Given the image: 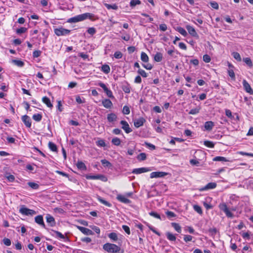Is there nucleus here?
<instances>
[{"label": "nucleus", "instance_id": "obj_63", "mask_svg": "<svg viewBox=\"0 0 253 253\" xmlns=\"http://www.w3.org/2000/svg\"><path fill=\"white\" fill-rule=\"evenodd\" d=\"M3 244L7 246H9L11 245V241L10 239H8V238H4L3 239Z\"/></svg>", "mask_w": 253, "mask_h": 253}, {"label": "nucleus", "instance_id": "obj_22", "mask_svg": "<svg viewBox=\"0 0 253 253\" xmlns=\"http://www.w3.org/2000/svg\"><path fill=\"white\" fill-rule=\"evenodd\" d=\"M117 117L114 113H110L107 115V120L109 122H113L116 121Z\"/></svg>", "mask_w": 253, "mask_h": 253}, {"label": "nucleus", "instance_id": "obj_60", "mask_svg": "<svg viewBox=\"0 0 253 253\" xmlns=\"http://www.w3.org/2000/svg\"><path fill=\"white\" fill-rule=\"evenodd\" d=\"M41 53L40 50H35L33 53V56L34 58H37L41 55Z\"/></svg>", "mask_w": 253, "mask_h": 253}, {"label": "nucleus", "instance_id": "obj_39", "mask_svg": "<svg viewBox=\"0 0 253 253\" xmlns=\"http://www.w3.org/2000/svg\"><path fill=\"white\" fill-rule=\"evenodd\" d=\"M48 146L51 151H52L53 152L57 151V147H56V145L54 143H53L51 142H49L48 143Z\"/></svg>", "mask_w": 253, "mask_h": 253}, {"label": "nucleus", "instance_id": "obj_9", "mask_svg": "<svg viewBox=\"0 0 253 253\" xmlns=\"http://www.w3.org/2000/svg\"><path fill=\"white\" fill-rule=\"evenodd\" d=\"M146 120L143 117H140L138 119H135L133 120L134 126L138 128L141 126H142Z\"/></svg>", "mask_w": 253, "mask_h": 253}, {"label": "nucleus", "instance_id": "obj_15", "mask_svg": "<svg viewBox=\"0 0 253 253\" xmlns=\"http://www.w3.org/2000/svg\"><path fill=\"white\" fill-rule=\"evenodd\" d=\"M150 169L147 168H140L133 169L132 173L136 174H140L150 171Z\"/></svg>", "mask_w": 253, "mask_h": 253}, {"label": "nucleus", "instance_id": "obj_2", "mask_svg": "<svg viewBox=\"0 0 253 253\" xmlns=\"http://www.w3.org/2000/svg\"><path fill=\"white\" fill-rule=\"evenodd\" d=\"M103 249L108 253H115L120 250V247L111 243H106L103 246Z\"/></svg>", "mask_w": 253, "mask_h": 253}, {"label": "nucleus", "instance_id": "obj_36", "mask_svg": "<svg viewBox=\"0 0 253 253\" xmlns=\"http://www.w3.org/2000/svg\"><path fill=\"white\" fill-rule=\"evenodd\" d=\"M33 119L36 122H40L42 119V115L41 114H34Z\"/></svg>", "mask_w": 253, "mask_h": 253}, {"label": "nucleus", "instance_id": "obj_44", "mask_svg": "<svg viewBox=\"0 0 253 253\" xmlns=\"http://www.w3.org/2000/svg\"><path fill=\"white\" fill-rule=\"evenodd\" d=\"M13 63L15 64V65H17L18 67H23L24 65V63L23 61L19 60H13Z\"/></svg>", "mask_w": 253, "mask_h": 253}, {"label": "nucleus", "instance_id": "obj_4", "mask_svg": "<svg viewBox=\"0 0 253 253\" xmlns=\"http://www.w3.org/2000/svg\"><path fill=\"white\" fill-rule=\"evenodd\" d=\"M71 31L62 27L56 28L54 29V33L57 36H63L68 35L70 34Z\"/></svg>", "mask_w": 253, "mask_h": 253}, {"label": "nucleus", "instance_id": "obj_50", "mask_svg": "<svg viewBox=\"0 0 253 253\" xmlns=\"http://www.w3.org/2000/svg\"><path fill=\"white\" fill-rule=\"evenodd\" d=\"M193 208H194V210L196 211L199 214H202L203 213V211H202V210L201 208V207H200L198 205H194L193 206Z\"/></svg>", "mask_w": 253, "mask_h": 253}, {"label": "nucleus", "instance_id": "obj_53", "mask_svg": "<svg viewBox=\"0 0 253 253\" xmlns=\"http://www.w3.org/2000/svg\"><path fill=\"white\" fill-rule=\"evenodd\" d=\"M123 113L125 115H128L130 113L129 108L127 106H124L123 109Z\"/></svg>", "mask_w": 253, "mask_h": 253}, {"label": "nucleus", "instance_id": "obj_5", "mask_svg": "<svg viewBox=\"0 0 253 253\" xmlns=\"http://www.w3.org/2000/svg\"><path fill=\"white\" fill-rule=\"evenodd\" d=\"M219 209L222 211L228 217H232L233 216V213L229 211L227 205L223 203L220 204L219 206Z\"/></svg>", "mask_w": 253, "mask_h": 253}, {"label": "nucleus", "instance_id": "obj_6", "mask_svg": "<svg viewBox=\"0 0 253 253\" xmlns=\"http://www.w3.org/2000/svg\"><path fill=\"white\" fill-rule=\"evenodd\" d=\"M97 85L102 87L104 92L106 93L108 97L110 98H114L113 93L111 90L108 88L106 85L103 83L99 82L97 84Z\"/></svg>", "mask_w": 253, "mask_h": 253}, {"label": "nucleus", "instance_id": "obj_43", "mask_svg": "<svg viewBox=\"0 0 253 253\" xmlns=\"http://www.w3.org/2000/svg\"><path fill=\"white\" fill-rule=\"evenodd\" d=\"M122 89L126 93H129L130 91V87L128 84L123 85L122 86Z\"/></svg>", "mask_w": 253, "mask_h": 253}, {"label": "nucleus", "instance_id": "obj_28", "mask_svg": "<svg viewBox=\"0 0 253 253\" xmlns=\"http://www.w3.org/2000/svg\"><path fill=\"white\" fill-rule=\"evenodd\" d=\"M104 5L108 9H112L114 10H117L118 9V6L116 4H110L108 3H105Z\"/></svg>", "mask_w": 253, "mask_h": 253}, {"label": "nucleus", "instance_id": "obj_40", "mask_svg": "<svg viewBox=\"0 0 253 253\" xmlns=\"http://www.w3.org/2000/svg\"><path fill=\"white\" fill-rule=\"evenodd\" d=\"M200 110V107H198L195 108L191 109L190 112H189V114L191 115H196L199 113Z\"/></svg>", "mask_w": 253, "mask_h": 253}, {"label": "nucleus", "instance_id": "obj_25", "mask_svg": "<svg viewBox=\"0 0 253 253\" xmlns=\"http://www.w3.org/2000/svg\"><path fill=\"white\" fill-rule=\"evenodd\" d=\"M97 199L98 200V201H99L102 204H103L108 207H111V206H112L111 204H110L108 202L105 201V200L103 199L101 197L98 196L97 197Z\"/></svg>", "mask_w": 253, "mask_h": 253}, {"label": "nucleus", "instance_id": "obj_32", "mask_svg": "<svg viewBox=\"0 0 253 253\" xmlns=\"http://www.w3.org/2000/svg\"><path fill=\"white\" fill-rule=\"evenodd\" d=\"M77 167L79 169L81 170H85L86 169L84 164L81 161L78 162L77 163Z\"/></svg>", "mask_w": 253, "mask_h": 253}, {"label": "nucleus", "instance_id": "obj_17", "mask_svg": "<svg viewBox=\"0 0 253 253\" xmlns=\"http://www.w3.org/2000/svg\"><path fill=\"white\" fill-rule=\"evenodd\" d=\"M117 199L120 202L125 204H129L131 203L130 200L128 199L125 195H118L117 196Z\"/></svg>", "mask_w": 253, "mask_h": 253}, {"label": "nucleus", "instance_id": "obj_54", "mask_svg": "<svg viewBox=\"0 0 253 253\" xmlns=\"http://www.w3.org/2000/svg\"><path fill=\"white\" fill-rule=\"evenodd\" d=\"M193 239V237L191 235H184L183 240L185 242L191 241Z\"/></svg>", "mask_w": 253, "mask_h": 253}, {"label": "nucleus", "instance_id": "obj_30", "mask_svg": "<svg viewBox=\"0 0 253 253\" xmlns=\"http://www.w3.org/2000/svg\"><path fill=\"white\" fill-rule=\"evenodd\" d=\"M213 161L229 162L230 161L226 158L221 156H217L213 159Z\"/></svg>", "mask_w": 253, "mask_h": 253}, {"label": "nucleus", "instance_id": "obj_3", "mask_svg": "<svg viewBox=\"0 0 253 253\" xmlns=\"http://www.w3.org/2000/svg\"><path fill=\"white\" fill-rule=\"evenodd\" d=\"M19 212L27 216H33L37 213L35 211L27 208L25 205L20 206Z\"/></svg>", "mask_w": 253, "mask_h": 253}, {"label": "nucleus", "instance_id": "obj_20", "mask_svg": "<svg viewBox=\"0 0 253 253\" xmlns=\"http://www.w3.org/2000/svg\"><path fill=\"white\" fill-rule=\"evenodd\" d=\"M46 222L50 224L51 226L55 225V221L54 217L50 214H47L46 216Z\"/></svg>", "mask_w": 253, "mask_h": 253}, {"label": "nucleus", "instance_id": "obj_55", "mask_svg": "<svg viewBox=\"0 0 253 253\" xmlns=\"http://www.w3.org/2000/svg\"><path fill=\"white\" fill-rule=\"evenodd\" d=\"M210 5L213 8L215 9H218L219 8L218 4L216 1H211L210 2Z\"/></svg>", "mask_w": 253, "mask_h": 253}, {"label": "nucleus", "instance_id": "obj_37", "mask_svg": "<svg viewBox=\"0 0 253 253\" xmlns=\"http://www.w3.org/2000/svg\"><path fill=\"white\" fill-rule=\"evenodd\" d=\"M109 238L113 241H116L118 240V236L116 233L112 232L108 235Z\"/></svg>", "mask_w": 253, "mask_h": 253}, {"label": "nucleus", "instance_id": "obj_34", "mask_svg": "<svg viewBox=\"0 0 253 253\" xmlns=\"http://www.w3.org/2000/svg\"><path fill=\"white\" fill-rule=\"evenodd\" d=\"M243 61L246 63V64L249 66L250 67H252L253 66V63L252 61L250 58L246 57L243 58Z\"/></svg>", "mask_w": 253, "mask_h": 253}, {"label": "nucleus", "instance_id": "obj_7", "mask_svg": "<svg viewBox=\"0 0 253 253\" xmlns=\"http://www.w3.org/2000/svg\"><path fill=\"white\" fill-rule=\"evenodd\" d=\"M86 178L87 179H99L104 182L107 181V178L105 175L102 174L86 175Z\"/></svg>", "mask_w": 253, "mask_h": 253}, {"label": "nucleus", "instance_id": "obj_41", "mask_svg": "<svg viewBox=\"0 0 253 253\" xmlns=\"http://www.w3.org/2000/svg\"><path fill=\"white\" fill-rule=\"evenodd\" d=\"M121 142V140L118 137H115L112 140V143L116 146L120 145Z\"/></svg>", "mask_w": 253, "mask_h": 253}, {"label": "nucleus", "instance_id": "obj_8", "mask_svg": "<svg viewBox=\"0 0 253 253\" xmlns=\"http://www.w3.org/2000/svg\"><path fill=\"white\" fill-rule=\"evenodd\" d=\"M186 28L187 30L188 31L189 34L191 36H192L193 37L196 38L197 39L199 38V36H198V34L197 33V32L194 27H193L192 26H191L190 25H188L186 26Z\"/></svg>", "mask_w": 253, "mask_h": 253}, {"label": "nucleus", "instance_id": "obj_23", "mask_svg": "<svg viewBox=\"0 0 253 253\" xmlns=\"http://www.w3.org/2000/svg\"><path fill=\"white\" fill-rule=\"evenodd\" d=\"M42 101L48 107L51 108L53 107L52 104L50 102V99L47 97L44 96L42 97Z\"/></svg>", "mask_w": 253, "mask_h": 253}, {"label": "nucleus", "instance_id": "obj_48", "mask_svg": "<svg viewBox=\"0 0 253 253\" xmlns=\"http://www.w3.org/2000/svg\"><path fill=\"white\" fill-rule=\"evenodd\" d=\"M137 73L142 77L146 78L147 77V74L144 70L142 69H139L137 71Z\"/></svg>", "mask_w": 253, "mask_h": 253}, {"label": "nucleus", "instance_id": "obj_26", "mask_svg": "<svg viewBox=\"0 0 253 253\" xmlns=\"http://www.w3.org/2000/svg\"><path fill=\"white\" fill-rule=\"evenodd\" d=\"M163 58V55L160 52H157L154 56V60L156 62H161Z\"/></svg>", "mask_w": 253, "mask_h": 253}, {"label": "nucleus", "instance_id": "obj_33", "mask_svg": "<svg viewBox=\"0 0 253 253\" xmlns=\"http://www.w3.org/2000/svg\"><path fill=\"white\" fill-rule=\"evenodd\" d=\"M102 165L105 167L110 168L112 167V164L108 161L106 159H103L101 160Z\"/></svg>", "mask_w": 253, "mask_h": 253}, {"label": "nucleus", "instance_id": "obj_58", "mask_svg": "<svg viewBox=\"0 0 253 253\" xmlns=\"http://www.w3.org/2000/svg\"><path fill=\"white\" fill-rule=\"evenodd\" d=\"M203 60L206 63H209L211 60V58L209 55L205 54L203 56Z\"/></svg>", "mask_w": 253, "mask_h": 253}, {"label": "nucleus", "instance_id": "obj_10", "mask_svg": "<svg viewBox=\"0 0 253 253\" xmlns=\"http://www.w3.org/2000/svg\"><path fill=\"white\" fill-rule=\"evenodd\" d=\"M167 174V173L162 171H155L152 172L150 173V178H159V177H163L166 176Z\"/></svg>", "mask_w": 253, "mask_h": 253}, {"label": "nucleus", "instance_id": "obj_24", "mask_svg": "<svg viewBox=\"0 0 253 253\" xmlns=\"http://www.w3.org/2000/svg\"><path fill=\"white\" fill-rule=\"evenodd\" d=\"M172 227L178 233H180L181 232V227L179 224L175 222L171 223Z\"/></svg>", "mask_w": 253, "mask_h": 253}, {"label": "nucleus", "instance_id": "obj_18", "mask_svg": "<svg viewBox=\"0 0 253 253\" xmlns=\"http://www.w3.org/2000/svg\"><path fill=\"white\" fill-rule=\"evenodd\" d=\"M216 184L215 182H210L205 186L200 189V191H205L209 189H214L216 187Z\"/></svg>", "mask_w": 253, "mask_h": 253}, {"label": "nucleus", "instance_id": "obj_56", "mask_svg": "<svg viewBox=\"0 0 253 253\" xmlns=\"http://www.w3.org/2000/svg\"><path fill=\"white\" fill-rule=\"evenodd\" d=\"M96 144L97 146L100 147H105L106 146V144L104 140L102 139H100L97 141L96 142Z\"/></svg>", "mask_w": 253, "mask_h": 253}, {"label": "nucleus", "instance_id": "obj_45", "mask_svg": "<svg viewBox=\"0 0 253 253\" xmlns=\"http://www.w3.org/2000/svg\"><path fill=\"white\" fill-rule=\"evenodd\" d=\"M204 145L209 148H213L214 146V143L212 141H205Z\"/></svg>", "mask_w": 253, "mask_h": 253}, {"label": "nucleus", "instance_id": "obj_13", "mask_svg": "<svg viewBox=\"0 0 253 253\" xmlns=\"http://www.w3.org/2000/svg\"><path fill=\"white\" fill-rule=\"evenodd\" d=\"M78 229L83 234L86 235H92L93 232L91 230L84 227L78 226Z\"/></svg>", "mask_w": 253, "mask_h": 253}, {"label": "nucleus", "instance_id": "obj_27", "mask_svg": "<svg viewBox=\"0 0 253 253\" xmlns=\"http://www.w3.org/2000/svg\"><path fill=\"white\" fill-rule=\"evenodd\" d=\"M167 239L170 241H175L176 240V237L173 234L170 232H167L166 233Z\"/></svg>", "mask_w": 253, "mask_h": 253}, {"label": "nucleus", "instance_id": "obj_51", "mask_svg": "<svg viewBox=\"0 0 253 253\" xmlns=\"http://www.w3.org/2000/svg\"><path fill=\"white\" fill-rule=\"evenodd\" d=\"M149 214L155 217V218H158V219H161V216L160 214H159L158 213H157V212H154V211H151L149 212Z\"/></svg>", "mask_w": 253, "mask_h": 253}, {"label": "nucleus", "instance_id": "obj_21", "mask_svg": "<svg viewBox=\"0 0 253 253\" xmlns=\"http://www.w3.org/2000/svg\"><path fill=\"white\" fill-rule=\"evenodd\" d=\"M214 123L212 121H208L205 122L204 125V127L205 128V130L208 131H211L213 127L214 126Z\"/></svg>", "mask_w": 253, "mask_h": 253}, {"label": "nucleus", "instance_id": "obj_64", "mask_svg": "<svg viewBox=\"0 0 253 253\" xmlns=\"http://www.w3.org/2000/svg\"><path fill=\"white\" fill-rule=\"evenodd\" d=\"M122 228L127 234L129 235L130 234V229L128 226L124 225L122 226Z\"/></svg>", "mask_w": 253, "mask_h": 253}, {"label": "nucleus", "instance_id": "obj_47", "mask_svg": "<svg viewBox=\"0 0 253 253\" xmlns=\"http://www.w3.org/2000/svg\"><path fill=\"white\" fill-rule=\"evenodd\" d=\"M233 57L238 61H241L242 59L240 54L237 52H234L232 53Z\"/></svg>", "mask_w": 253, "mask_h": 253}, {"label": "nucleus", "instance_id": "obj_31", "mask_svg": "<svg viewBox=\"0 0 253 253\" xmlns=\"http://www.w3.org/2000/svg\"><path fill=\"white\" fill-rule=\"evenodd\" d=\"M101 71L105 74H108L110 71V68L109 65L105 64L102 65Z\"/></svg>", "mask_w": 253, "mask_h": 253}, {"label": "nucleus", "instance_id": "obj_11", "mask_svg": "<svg viewBox=\"0 0 253 253\" xmlns=\"http://www.w3.org/2000/svg\"><path fill=\"white\" fill-rule=\"evenodd\" d=\"M120 124L122 125V128L126 133H129L132 131V129L129 127L127 122L126 121H121Z\"/></svg>", "mask_w": 253, "mask_h": 253}, {"label": "nucleus", "instance_id": "obj_14", "mask_svg": "<svg viewBox=\"0 0 253 253\" xmlns=\"http://www.w3.org/2000/svg\"><path fill=\"white\" fill-rule=\"evenodd\" d=\"M22 120L26 127L30 128L31 126V120L27 115H24L22 117Z\"/></svg>", "mask_w": 253, "mask_h": 253}, {"label": "nucleus", "instance_id": "obj_12", "mask_svg": "<svg viewBox=\"0 0 253 253\" xmlns=\"http://www.w3.org/2000/svg\"><path fill=\"white\" fill-rule=\"evenodd\" d=\"M243 85L246 91L250 94H253V89L250 84L245 80L243 81Z\"/></svg>", "mask_w": 253, "mask_h": 253}, {"label": "nucleus", "instance_id": "obj_52", "mask_svg": "<svg viewBox=\"0 0 253 253\" xmlns=\"http://www.w3.org/2000/svg\"><path fill=\"white\" fill-rule=\"evenodd\" d=\"M114 56L116 59H121L123 57V54L121 51H118L115 52Z\"/></svg>", "mask_w": 253, "mask_h": 253}, {"label": "nucleus", "instance_id": "obj_29", "mask_svg": "<svg viewBox=\"0 0 253 253\" xmlns=\"http://www.w3.org/2000/svg\"><path fill=\"white\" fill-rule=\"evenodd\" d=\"M176 31H178L180 34L184 37H186L187 35V33L186 30L182 27H178L176 28Z\"/></svg>", "mask_w": 253, "mask_h": 253}, {"label": "nucleus", "instance_id": "obj_46", "mask_svg": "<svg viewBox=\"0 0 253 253\" xmlns=\"http://www.w3.org/2000/svg\"><path fill=\"white\" fill-rule=\"evenodd\" d=\"M140 3L141 1L139 0H131L130 2V6L134 7L136 5L140 4Z\"/></svg>", "mask_w": 253, "mask_h": 253}, {"label": "nucleus", "instance_id": "obj_62", "mask_svg": "<svg viewBox=\"0 0 253 253\" xmlns=\"http://www.w3.org/2000/svg\"><path fill=\"white\" fill-rule=\"evenodd\" d=\"M238 154H239L241 155H243V156H247L253 157V153H246V152H244L243 151H240V152H238Z\"/></svg>", "mask_w": 253, "mask_h": 253}, {"label": "nucleus", "instance_id": "obj_19", "mask_svg": "<svg viewBox=\"0 0 253 253\" xmlns=\"http://www.w3.org/2000/svg\"><path fill=\"white\" fill-rule=\"evenodd\" d=\"M103 106L107 109L111 108L113 106V103L109 99H105L102 101Z\"/></svg>", "mask_w": 253, "mask_h": 253}, {"label": "nucleus", "instance_id": "obj_1", "mask_svg": "<svg viewBox=\"0 0 253 253\" xmlns=\"http://www.w3.org/2000/svg\"><path fill=\"white\" fill-rule=\"evenodd\" d=\"M93 16L94 15L92 13H85L72 17L70 18L68 21L71 23H76L79 21H83L86 19H92Z\"/></svg>", "mask_w": 253, "mask_h": 253}, {"label": "nucleus", "instance_id": "obj_57", "mask_svg": "<svg viewBox=\"0 0 253 253\" xmlns=\"http://www.w3.org/2000/svg\"><path fill=\"white\" fill-rule=\"evenodd\" d=\"M87 31L89 34H90L91 35H93L94 34H95L96 30L94 28L91 27V28H89Z\"/></svg>", "mask_w": 253, "mask_h": 253}, {"label": "nucleus", "instance_id": "obj_35", "mask_svg": "<svg viewBox=\"0 0 253 253\" xmlns=\"http://www.w3.org/2000/svg\"><path fill=\"white\" fill-rule=\"evenodd\" d=\"M141 59L143 62H147L149 60V57L146 53L142 52L141 53Z\"/></svg>", "mask_w": 253, "mask_h": 253}, {"label": "nucleus", "instance_id": "obj_16", "mask_svg": "<svg viewBox=\"0 0 253 253\" xmlns=\"http://www.w3.org/2000/svg\"><path fill=\"white\" fill-rule=\"evenodd\" d=\"M35 222L42 227L45 228V225L43 222V217L42 215H39L35 217Z\"/></svg>", "mask_w": 253, "mask_h": 253}, {"label": "nucleus", "instance_id": "obj_61", "mask_svg": "<svg viewBox=\"0 0 253 253\" xmlns=\"http://www.w3.org/2000/svg\"><path fill=\"white\" fill-rule=\"evenodd\" d=\"M159 29L162 31H166L167 30V26L166 24H161L159 26Z\"/></svg>", "mask_w": 253, "mask_h": 253}, {"label": "nucleus", "instance_id": "obj_59", "mask_svg": "<svg viewBox=\"0 0 253 253\" xmlns=\"http://www.w3.org/2000/svg\"><path fill=\"white\" fill-rule=\"evenodd\" d=\"M5 177L7 180L11 182H13L15 180L14 176L11 174L6 175Z\"/></svg>", "mask_w": 253, "mask_h": 253}, {"label": "nucleus", "instance_id": "obj_42", "mask_svg": "<svg viewBox=\"0 0 253 253\" xmlns=\"http://www.w3.org/2000/svg\"><path fill=\"white\" fill-rule=\"evenodd\" d=\"M137 159L139 161H144L146 159V155L144 153H141L137 156Z\"/></svg>", "mask_w": 253, "mask_h": 253}, {"label": "nucleus", "instance_id": "obj_49", "mask_svg": "<svg viewBox=\"0 0 253 253\" xmlns=\"http://www.w3.org/2000/svg\"><path fill=\"white\" fill-rule=\"evenodd\" d=\"M166 214L168 216V218H171L173 217H175L176 216V214L171 211H167L166 212Z\"/></svg>", "mask_w": 253, "mask_h": 253}, {"label": "nucleus", "instance_id": "obj_38", "mask_svg": "<svg viewBox=\"0 0 253 253\" xmlns=\"http://www.w3.org/2000/svg\"><path fill=\"white\" fill-rule=\"evenodd\" d=\"M28 185L33 189H38L39 188L38 184L33 182H29L28 183Z\"/></svg>", "mask_w": 253, "mask_h": 253}]
</instances>
